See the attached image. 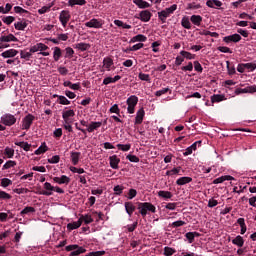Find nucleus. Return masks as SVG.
I'll return each instance as SVG.
<instances>
[{"label":"nucleus","instance_id":"nucleus-1","mask_svg":"<svg viewBox=\"0 0 256 256\" xmlns=\"http://www.w3.org/2000/svg\"><path fill=\"white\" fill-rule=\"evenodd\" d=\"M43 188L44 190L39 191L38 195H45L46 197H51V195H53V191L59 193L60 195H63V193H65V190L58 186H53L49 182H45Z\"/></svg>","mask_w":256,"mask_h":256},{"label":"nucleus","instance_id":"nucleus-2","mask_svg":"<svg viewBox=\"0 0 256 256\" xmlns=\"http://www.w3.org/2000/svg\"><path fill=\"white\" fill-rule=\"evenodd\" d=\"M175 11H177V4H173L169 8L158 12V19L161 21V23H167V18L171 17Z\"/></svg>","mask_w":256,"mask_h":256},{"label":"nucleus","instance_id":"nucleus-3","mask_svg":"<svg viewBox=\"0 0 256 256\" xmlns=\"http://www.w3.org/2000/svg\"><path fill=\"white\" fill-rule=\"evenodd\" d=\"M138 210L142 217H147V211H150L151 213L156 212L155 205L149 202H138Z\"/></svg>","mask_w":256,"mask_h":256},{"label":"nucleus","instance_id":"nucleus-4","mask_svg":"<svg viewBox=\"0 0 256 256\" xmlns=\"http://www.w3.org/2000/svg\"><path fill=\"white\" fill-rule=\"evenodd\" d=\"M0 122L2 125H5V127H13V125L17 123V117L11 113H5L1 116Z\"/></svg>","mask_w":256,"mask_h":256},{"label":"nucleus","instance_id":"nucleus-5","mask_svg":"<svg viewBox=\"0 0 256 256\" xmlns=\"http://www.w3.org/2000/svg\"><path fill=\"white\" fill-rule=\"evenodd\" d=\"M65 249L68 252L71 251L70 256H79L87 251L84 247L77 244L68 245Z\"/></svg>","mask_w":256,"mask_h":256},{"label":"nucleus","instance_id":"nucleus-6","mask_svg":"<svg viewBox=\"0 0 256 256\" xmlns=\"http://www.w3.org/2000/svg\"><path fill=\"white\" fill-rule=\"evenodd\" d=\"M126 103L128 105V113L133 114L135 113V107H137V103H139V98L135 95H132L127 99Z\"/></svg>","mask_w":256,"mask_h":256},{"label":"nucleus","instance_id":"nucleus-7","mask_svg":"<svg viewBox=\"0 0 256 256\" xmlns=\"http://www.w3.org/2000/svg\"><path fill=\"white\" fill-rule=\"evenodd\" d=\"M33 121H35V116H33V114L26 115L22 120V129L29 131L31 125H33Z\"/></svg>","mask_w":256,"mask_h":256},{"label":"nucleus","instance_id":"nucleus-8","mask_svg":"<svg viewBox=\"0 0 256 256\" xmlns=\"http://www.w3.org/2000/svg\"><path fill=\"white\" fill-rule=\"evenodd\" d=\"M85 27H89L90 29H101V27H103V20L93 18L85 23Z\"/></svg>","mask_w":256,"mask_h":256},{"label":"nucleus","instance_id":"nucleus-9","mask_svg":"<svg viewBox=\"0 0 256 256\" xmlns=\"http://www.w3.org/2000/svg\"><path fill=\"white\" fill-rule=\"evenodd\" d=\"M60 22L64 27H67V23H69V20L71 19V14L68 10H62L59 16Z\"/></svg>","mask_w":256,"mask_h":256},{"label":"nucleus","instance_id":"nucleus-10","mask_svg":"<svg viewBox=\"0 0 256 256\" xmlns=\"http://www.w3.org/2000/svg\"><path fill=\"white\" fill-rule=\"evenodd\" d=\"M235 95H241L243 93H256V85L248 86L246 88H236Z\"/></svg>","mask_w":256,"mask_h":256},{"label":"nucleus","instance_id":"nucleus-11","mask_svg":"<svg viewBox=\"0 0 256 256\" xmlns=\"http://www.w3.org/2000/svg\"><path fill=\"white\" fill-rule=\"evenodd\" d=\"M54 183H58V185H69L71 183V178L66 175H62L61 177H54Z\"/></svg>","mask_w":256,"mask_h":256},{"label":"nucleus","instance_id":"nucleus-12","mask_svg":"<svg viewBox=\"0 0 256 256\" xmlns=\"http://www.w3.org/2000/svg\"><path fill=\"white\" fill-rule=\"evenodd\" d=\"M224 43H239L241 41V35L232 34L223 38Z\"/></svg>","mask_w":256,"mask_h":256},{"label":"nucleus","instance_id":"nucleus-13","mask_svg":"<svg viewBox=\"0 0 256 256\" xmlns=\"http://www.w3.org/2000/svg\"><path fill=\"white\" fill-rule=\"evenodd\" d=\"M47 49H49V46L43 43H37L36 45L30 47V53H37V51H47Z\"/></svg>","mask_w":256,"mask_h":256},{"label":"nucleus","instance_id":"nucleus-14","mask_svg":"<svg viewBox=\"0 0 256 256\" xmlns=\"http://www.w3.org/2000/svg\"><path fill=\"white\" fill-rule=\"evenodd\" d=\"M151 16L152 14L149 10H143L140 12L138 19L142 20L143 23H148V21H151Z\"/></svg>","mask_w":256,"mask_h":256},{"label":"nucleus","instance_id":"nucleus-15","mask_svg":"<svg viewBox=\"0 0 256 256\" xmlns=\"http://www.w3.org/2000/svg\"><path fill=\"white\" fill-rule=\"evenodd\" d=\"M109 161H110V167L112 169H119V163H121V159H119L117 155L110 156Z\"/></svg>","mask_w":256,"mask_h":256},{"label":"nucleus","instance_id":"nucleus-16","mask_svg":"<svg viewBox=\"0 0 256 256\" xmlns=\"http://www.w3.org/2000/svg\"><path fill=\"white\" fill-rule=\"evenodd\" d=\"M143 117H145V110L140 108L136 114L135 125H141L143 123Z\"/></svg>","mask_w":256,"mask_h":256},{"label":"nucleus","instance_id":"nucleus-17","mask_svg":"<svg viewBox=\"0 0 256 256\" xmlns=\"http://www.w3.org/2000/svg\"><path fill=\"white\" fill-rule=\"evenodd\" d=\"M18 53H19V51L15 50V49H9V50L4 51L1 54V57H3L4 59H9L11 57H15Z\"/></svg>","mask_w":256,"mask_h":256},{"label":"nucleus","instance_id":"nucleus-18","mask_svg":"<svg viewBox=\"0 0 256 256\" xmlns=\"http://www.w3.org/2000/svg\"><path fill=\"white\" fill-rule=\"evenodd\" d=\"M70 159L73 165H79V160L81 159V152H71Z\"/></svg>","mask_w":256,"mask_h":256},{"label":"nucleus","instance_id":"nucleus-19","mask_svg":"<svg viewBox=\"0 0 256 256\" xmlns=\"http://www.w3.org/2000/svg\"><path fill=\"white\" fill-rule=\"evenodd\" d=\"M27 25H29L27 20H20L14 24V27L17 31H25V29H27Z\"/></svg>","mask_w":256,"mask_h":256},{"label":"nucleus","instance_id":"nucleus-20","mask_svg":"<svg viewBox=\"0 0 256 256\" xmlns=\"http://www.w3.org/2000/svg\"><path fill=\"white\" fill-rule=\"evenodd\" d=\"M221 101H227L225 94H214L211 96V103H221Z\"/></svg>","mask_w":256,"mask_h":256},{"label":"nucleus","instance_id":"nucleus-21","mask_svg":"<svg viewBox=\"0 0 256 256\" xmlns=\"http://www.w3.org/2000/svg\"><path fill=\"white\" fill-rule=\"evenodd\" d=\"M11 41L17 42L18 39L13 34H9L7 36L0 37V43H11Z\"/></svg>","mask_w":256,"mask_h":256},{"label":"nucleus","instance_id":"nucleus-22","mask_svg":"<svg viewBox=\"0 0 256 256\" xmlns=\"http://www.w3.org/2000/svg\"><path fill=\"white\" fill-rule=\"evenodd\" d=\"M74 49H78V51H89V49H91V44L80 42L74 45Z\"/></svg>","mask_w":256,"mask_h":256},{"label":"nucleus","instance_id":"nucleus-23","mask_svg":"<svg viewBox=\"0 0 256 256\" xmlns=\"http://www.w3.org/2000/svg\"><path fill=\"white\" fill-rule=\"evenodd\" d=\"M145 41H147V36L138 34L131 38L130 43H145Z\"/></svg>","mask_w":256,"mask_h":256},{"label":"nucleus","instance_id":"nucleus-24","mask_svg":"<svg viewBox=\"0 0 256 256\" xmlns=\"http://www.w3.org/2000/svg\"><path fill=\"white\" fill-rule=\"evenodd\" d=\"M133 3L139 7V9H149L151 7V4L145 0H133Z\"/></svg>","mask_w":256,"mask_h":256},{"label":"nucleus","instance_id":"nucleus-25","mask_svg":"<svg viewBox=\"0 0 256 256\" xmlns=\"http://www.w3.org/2000/svg\"><path fill=\"white\" fill-rule=\"evenodd\" d=\"M64 87H69L73 91H79L81 89V84L80 83H71V81H64L63 83Z\"/></svg>","mask_w":256,"mask_h":256},{"label":"nucleus","instance_id":"nucleus-26","mask_svg":"<svg viewBox=\"0 0 256 256\" xmlns=\"http://www.w3.org/2000/svg\"><path fill=\"white\" fill-rule=\"evenodd\" d=\"M125 211L131 217L135 211V205H133V202H125Z\"/></svg>","mask_w":256,"mask_h":256},{"label":"nucleus","instance_id":"nucleus-27","mask_svg":"<svg viewBox=\"0 0 256 256\" xmlns=\"http://www.w3.org/2000/svg\"><path fill=\"white\" fill-rule=\"evenodd\" d=\"M101 125H103L102 122H91L87 128L88 133H93V131H97V129H99Z\"/></svg>","mask_w":256,"mask_h":256},{"label":"nucleus","instance_id":"nucleus-28","mask_svg":"<svg viewBox=\"0 0 256 256\" xmlns=\"http://www.w3.org/2000/svg\"><path fill=\"white\" fill-rule=\"evenodd\" d=\"M121 79V76L116 75L114 77H106L103 80V85H109L110 83H117Z\"/></svg>","mask_w":256,"mask_h":256},{"label":"nucleus","instance_id":"nucleus-29","mask_svg":"<svg viewBox=\"0 0 256 256\" xmlns=\"http://www.w3.org/2000/svg\"><path fill=\"white\" fill-rule=\"evenodd\" d=\"M237 223L241 227V230H240L241 235H245V233H247V225L245 224V218H238Z\"/></svg>","mask_w":256,"mask_h":256},{"label":"nucleus","instance_id":"nucleus-30","mask_svg":"<svg viewBox=\"0 0 256 256\" xmlns=\"http://www.w3.org/2000/svg\"><path fill=\"white\" fill-rule=\"evenodd\" d=\"M191 181H193V178L191 177H180L177 181H176V185L182 186V185H187V183H191Z\"/></svg>","mask_w":256,"mask_h":256},{"label":"nucleus","instance_id":"nucleus-31","mask_svg":"<svg viewBox=\"0 0 256 256\" xmlns=\"http://www.w3.org/2000/svg\"><path fill=\"white\" fill-rule=\"evenodd\" d=\"M207 7H210L211 9H215V7H221L223 5V2L219 0H208L206 2Z\"/></svg>","mask_w":256,"mask_h":256},{"label":"nucleus","instance_id":"nucleus-32","mask_svg":"<svg viewBox=\"0 0 256 256\" xmlns=\"http://www.w3.org/2000/svg\"><path fill=\"white\" fill-rule=\"evenodd\" d=\"M233 245H236L237 247H243L245 245V240L241 235H238L235 237V239L232 240Z\"/></svg>","mask_w":256,"mask_h":256},{"label":"nucleus","instance_id":"nucleus-33","mask_svg":"<svg viewBox=\"0 0 256 256\" xmlns=\"http://www.w3.org/2000/svg\"><path fill=\"white\" fill-rule=\"evenodd\" d=\"M190 21L193 23V25L199 27V25H201V21H203V17H201L200 15H192L190 17Z\"/></svg>","mask_w":256,"mask_h":256},{"label":"nucleus","instance_id":"nucleus-34","mask_svg":"<svg viewBox=\"0 0 256 256\" xmlns=\"http://www.w3.org/2000/svg\"><path fill=\"white\" fill-rule=\"evenodd\" d=\"M103 66L105 67V69H107V71H111V67H113V59L109 57L104 58Z\"/></svg>","mask_w":256,"mask_h":256},{"label":"nucleus","instance_id":"nucleus-35","mask_svg":"<svg viewBox=\"0 0 256 256\" xmlns=\"http://www.w3.org/2000/svg\"><path fill=\"white\" fill-rule=\"evenodd\" d=\"M199 235V232H187L185 237L188 239L189 243H193V241H195V237H199Z\"/></svg>","mask_w":256,"mask_h":256},{"label":"nucleus","instance_id":"nucleus-36","mask_svg":"<svg viewBox=\"0 0 256 256\" xmlns=\"http://www.w3.org/2000/svg\"><path fill=\"white\" fill-rule=\"evenodd\" d=\"M79 219H81V223L84 221L85 225L93 223V218L89 214L81 215Z\"/></svg>","mask_w":256,"mask_h":256},{"label":"nucleus","instance_id":"nucleus-37","mask_svg":"<svg viewBox=\"0 0 256 256\" xmlns=\"http://www.w3.org/2000/svg\"><path fill=\"white\" fill-rule=\"evenodd\" d=\"M87 1L86 0H69L68 5L69 7H75V5H86Z\"/></svg>","mask_w":256,"mask_h":256},{"label":"nucleus","instance_id":"nucleus-38","mask_svg":"<svg viewBox=\"0 0 256 256\" xmlns=\"http://www.w3.org/2000/svg\"><path fill=\"white\" fill-rule=\"evenodd\" d=\"M82 222L81 219L79 218L78 221L73 222V223H69L67 225L68 229H70V231H73V229H79V227H81Z\"/></svg>","mask_w":256,"mask_h":256},{"label":"nucleus","instance_id":"nucleus-39","mask_svg":"<svg viewBox=\"0 0 256 256\" xmlns=\"http://www.w3.org/2000/svg\"><path fill=\"white\" fill-rule=\"evenodd\" d=\"M32 53L33 52H31V50H29V52L22 50L20 52V57H21V59H25L26 61H29L31 59Z\"/></svg>","mask_w":256,"mask_h":256},{"label":"nucleus","instance_id":"nucleus-40","mask_svg":"<svg viewBox=\"0 0 256 256\" xmlns=\"http://www.w3.org/2000/svg\"><path fill=\"white\" fill-rule=\"evenodd\" d=\"M4 154L7 156V159H13L15 155V150L10 147H6L4 150Z\"/></svg>","mask_w":256,"mask_h":256},{"label":"nucleus","instance_id":"nucleus-41","mask_svg":"<svg viewBox=\"0 0 256 256\" xmlns=\"http://www.w3.org/2000/svg\"><path fill=\"white\" fill-rule=\"evenodd\" d=\"M181 25L184 29H191V21H189V17H183L181 20Z\"/></svg>","mask_w":256,"mask_h":256},{"label":"nucleus","instance_id":"nucleus-42","mask_svg":"<svg viewBox=\"0 0 256 256\" xmlns=\"http://www.w3.org/2000/svg\"><path fill=\"white\" fill-rule=\"evenodd\" d=\"M54 61H59L61 59V48L55 47L53 52Z\"/></svg>","mask_w":256,"mask_h":256},{"label":"nucleus","instance_id":"nucleus-43","mask_svg":"<svg viewBox=\"0 0 256 256\" xmlns=\"http://www.w3.org/2000/svg\"><path fill=\"white\" fill-rule=\"evenodd\" d=\"M71 117H75V111L74 110L63 111L62 119H67V118H71Z\"/></svg>","mask_w":256,"mask_h":256},{"label":"nucleus","instance_id":"nucleus-44","mask_svg":"<svg viewBox=\"0 0 256 256\" xmlns=\"http://www.w3.org/2000/svg\"><path fill=\"white\" fill-rule=\"evenodd\" d=\"M175 253H177V251L174 248L171 247H164V253L163 255L165 256H171V255H175Z\"/></svg>","mask_w":256,"mask_h":256},{"label":"nucleus","instance_id":"nucleus-45","mask_svg":"<svg viewBox=\"0 0 256 256\" xmlns=\"http://www.w3.org/2000/svg\"><path fill=\"white\" fill-rule=\"evenodd\" d=\"M158 195L163 199H171V197H173V194H171V192L163 190L159 191Z\"/></svg>","mask_w":256,"mask_h":256},{"label":"nucleus","instance_id":"nucleus-46","mask_svg":"<svg viewBox=\"0 0 256 256\" xmlns=\"http://www.w3.org/2000/svg\"><path fill=\"white\" fill-rule=\"evenodd\" d=\"M200 35H205V36L210 35V37H214L215 39H217V37H219V33H217V32H211V31H209V30H203V31H201V32H200Z\"/></svg>","mask_w":256,"mask_h":256},{"label":"nucleus","instance_id":"nucleus-47","mask_svg":"<svg viewBox=\"0 0 256 256\" xmlns=\"http://www.w3.org/2000/svg\"><path fill=\"white\" fill-rule=\"evenodd\" d=\"M47 149V145L44 143L35 151V155H42V153H47Z\"/></svg>","mask_w":256,"mask_h":256},{"label":"nucleus","instance_id":"nucleus-48","mask_svg":"<svg viewBox=\"0 0 256 256\" xmlns=\"http://www.w3.org/2000/svg\"><path fill=\"white\" fill-rule=\"evenodd\" d=\"M9 185H13V181L9 178H2L1 179V187H9Z\"/></svg>","mask_w":256,"mask_h":256},{"label":"nucleus","instance_id":"nucleus-49","mask_svg":"<svg viewBox=\"0 0 256 256\" xmlns=\"http://www.w3.org/2000/svg\"><path fill=\"white\" fill-rule=\"evenodd\" d=\"M180 55L182 56V57H184L185 59H195V55L194 54H191L190 52H187V51H184V50H182L181 52H180Z\"/></svg>","mask_w":256,"mask_h":256},{"label":"nucleus","instance_id":"nucleus-50","mask_svg":"<svg viewBox=\"0 0 256 256\" xmlns=\"http://www.w3.org/2000/svg\"><path fill=\"white\" fill-rule=\"evenodd\" d=\"M0 199H2L3 201H9V199H11V194L0 190Z\"/></svg>","mask_w":256,"mask_h":256},{"label":"nucleus","instance_id":"nucleus-51","mask_svg":"<svg viewBox=\"0 0 256 256\" xmlns=\"http://www.w3.org/2000/svg\"><path fill=\"white\" fill-rule=\"evenodd\" d=\"M143 47H144V44H143V43H138V44H135V45H133L132 47L128 48V49L126 50V52H127V51H139V49H143Z\"/></svg>","mask_w":256,"mask_h":256},{"label":"nucleus","instance_id":"nucleus-52","mask_svg":"<svg viewBox=\"0 0 256 256\" xmlns=\"http://www.w3.org/2000/svg\"><path fill=\"white\" fill-rule=\"evenodd\" d=\"M60 105H71V101L65 96H58Z\"/></svg>","mask_w":256,"mask_h":256},{"label":"nucleus","instance_id":"nucleus-53","mask_svg":"<svg viewBox=\"0 0 256 256\" xmlns=\"http://www.w3.org/2000/svg\"><path fill=\"white\" fill-rule=\"evenodd\" d=\"M123 189H125L124 186L116 185V186L113 188V191H114L115 195H122V194H123Z\"/></svg>","mask_w":256,"mask_h":256},{"label":"nucleus","instance_id":"nucleus-54","mask_svg":"<svg viewBox=\"0 0 256 256\" xmlns=\"http://www.w3.org/2000/svg\"><path fill=\"white\" fill-rule=\"evenodd\" d=\"M140 81H151V76L149 74H145L143 72H140L138 75Z\"/></svg>","mask_w":256,"mask_h":256},{"label":"nucleus","instance_id":"nucleus-55","mask_svg":"<svg viewBox=\"0 0 256 256\" xmlns=\"http://www.w3.org/2000/svg\"><path fill=\"white\" fill-rule=\"evenodd\" d=\"M15 165H17V162L9 160L3 165V169H11V167H15Z\"/></svg>","mask_w":256,"mask_h":256},{"label":"nucleus","instance_id":"nucleus-56","mask_svg":"<svg viewBox=\"0 0 256 256\" xmlns=\"http://www.w3.org/2000/svg\"><path fill=\"white\" fill-rule=\"evenodd\" d=\"M20 213L21 215H27V213H35V209L31 206H27Z\"/></svg>","mask_w":256,"mask_h":256},{"label":"nucleus","instance_id":"nucleus-57","mask_svg":"<svg viewBox=\"0 0 256 256\" xmlns=\"http://www.w3.org/2000/svg\"><path fill=\"white\" fill-rule=\"evenodd\" d=\"M126 159H128V161H130L131 163H139V157H137L136 155L129 154L126 156Z\"/></svg>","mask_w":256,"mask_h":256},{"label":"nucleus","instance_id":"nucleus-58","mask_svg":"<svg viewBox=\"0 0 256 256\" xmlns=\"http://www.w3.org/2000/svg\"><path fill=\"white\" fill-rule=\"evenodd\" d=\"M120 151H129L131 149V144H117Z\"/></svg>","mask_w":256,"mask_h":256},{"label":"nucleus","instance_id":"nucleus-59","mask_svg":"<svg viewBox=\"0 0 256 256\" xmlns=\"http://www.w3.org/2000/svg\"><path fill=\"white\" fill-rule=\"evenodd\" d=\"M3 23H6V25H11L13 21H15V17L13 16H6L2 19Z\"/></svg>","mask_w":256,"mask_h":256},{"label":"nucleus","instance_id":"nucleus-60","mask_svg":"<svg viewBox=\"0 0 256 256\" xmlns=\"http://www.w3.org/2000/svg\"><path fill=\"white\" fill-rule=\"evenodd\" d=\"M229 64H230L229 61H226L228 75H235L236 73L235 66L230 67Z\"/></svg>","mask_w":256,"mask_h":256},{"label":"nucleus","instance_id":"nucleus-61","mask_svg":"<svg viewBox=\"0 0 256 256\" xmlns=\"http://www.w3.org/2000/svg\"><path fill=\"white\" fill-rule=\"evenodd\" d=\"M65 51H66L65 57L71 58V57H73V55H75V50H73V48H71V47H67L65 49Z\"/></svg>","mask_w":256,"mask_h":256},{"label":"nucleus","instance_id":"nucleus-62","mask_svg":"<svg viewBox=\"0 0 256 256\" xmlns=\"http://www.w3.org/2000/svg\"><path fill=\"white\" fill-rule=\"evenodd\" d=\"M110 113H116V115H119L121 113V110L119 109V106L117 104H114L110 108Z\"/></svg>","mask_w":256,"mask_h":256},{"label":"nucleus","instance_id":"nucleus-63","mask_svg":"<svg viewBox=\"0 0 256 256\" xmlns=\"http://www.w3.org/2000/svg\"><path fill=\"white\" fill-rule=\"evenodd\" d=\"M245 68L248 69V71H255L256 64L255 63H246L244 64Z\"/></svg>","mask_w":256,"mask_h":256},{"label":"nucleus","instance_id":"nucleus-64","mask_svg":"<svg viewBox=\"0 0 256 256\" xmlns=\"http://www.w3.org/2000/svg\"><path fill=\"white\" fill-rule=\"evenodd\" d=\"M102 255H105V250L90 252L86 256H102Z\"/></svg>","mask_w":256,"mask_h":256}]
</instances>
